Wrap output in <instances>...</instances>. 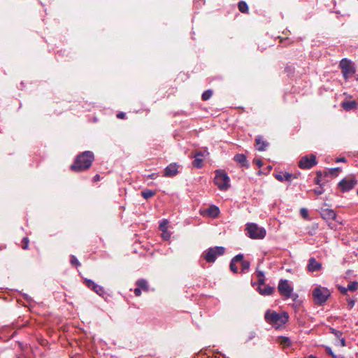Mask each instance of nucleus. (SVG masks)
<instances>
[{
	"label": "nucleus",
	"mask_w": 358,
	"mask_h": 358,
	"mask_svg": "<svg viewBox=\"0 0 358 358\" xmlns=\"http://www.w3.org/2000/svg\"><path fill=\"white\" fill-rule=\"evenodd\" d=\"M244 256L243 254H238L237 255H236L231 261L230 262V265H229V267H230V270L234 273H238V266L236 265V263H237L238 262H240V261H242L243 259Z\"/></svg>",
	"instance_id": "nucleus-16"
},
{
	"label": "nucleus",
	"mask_w": 358,
	"mask_h": 358,
	"mask_svg": "<svg viewBox=\"0 0 358 358\" xmlns=\"http://www.w3.org/2000/svg\"><path fill=\"white\" fill-rule=\"evenodd\" d=\"M357 180L355 178L346 179L343 178L338 183V187L343 192H348L353 189L357 185Z\"/></svg>",
	"instance_id": "nucleus-10"
},
{
	"label": "nucleus",
	"mask_w": 358,
	"mask_h": 358,
	"mask_svg": "<svg viewBox=\"0 0 358 358\" xmlns=\"http://www.w3.org/2000/svg\"><path fill=\"white\" fill-rule=\"evenodd\" d=\"M94 160V155L92 151H84L76 155L70 169L76 173L85 171L91 167Z\"/></svg>",
	"instance_id": "nucleus-1"
},
{
	"label": "nucleus",
	"mask_w": 358,
	"mask_h": 358,
	"mask_svg": "<svg viewBox=\"0 0 358 358\" xmlns=\"http://www.w3.org/2000/svg\"><path fill=\"white\" fill-rule=\"evenodd\" d=\"M29 240L28 237H24L22 240L21 248L23 250H27L29 248Z\"/></svg>",
	"instance_id": "nucleus-33"
},
{
	"label": "nucleus",
	"mask_w": 358,
	"mask_h": 358,
	"mask_svg": "<svg viewBox=\"0 0 358 358\" xmlns=\"http://www.w3.org/2000/svg\"><path fill=\"white\" fill-rule=\"evenodd\" d=\"M273 287L269 285H266L264 288L259 287V292L262 295H270L273 293Z\"/></svg>",
	"instance_id": "nucleus-22"
},
{
	"label": "nucleus",
	"mask_w": 358,
	"mask_h": 358,
	"mask_svg": "<svg viewBox=\"0 0 358 358\" xmlns=\"http://www.w3.org/2000/svg\"><path fill=\"white\" fill-rule=\"evenodd\" d=\"M323 176H324V173H321L320 171H317V176L315 178V184L319 185L320 186L323 185L321 183V180L322 179Z\"/></svg>",
	"instance_id": "nucleus-31"
},
{
	"label": "nucleus",
	"mask_w": 358,
	"mask_h": 358,
	"mask_svg": "<svg viewBox=\"0 0 358 358\" xmlns=\"http://www.w3.org/2000/svg\"><path fill=\"white\" fill-rule=\"evenodd\" d=\"M203 154L201 152H197L194 155L195 158L192 162V166L195 168L200 169L203 166Z\"/></svg>",
	"instance_id": "nucleus-17"
},
{
	"label": "nucleus",
	"mask_w": 358,
	"mask_h": 358,
	"mask_svg": "<svg viewBox=\"0 0 358 358\" xmlns=\"http://www.w3.org/2000/svg\"><path fill=\"white\" fill-rule=\"evenodd\" d=\"M167 224L168 221L166 220H163L161 221L159 228L162 232H166V230H167Z\"/></svg>",
	"instance_id": "nucleus-34"
},
{
	"label": "nucleus",
	"mask_w": 358,
	"mask_h": 358,
	"mask_svg": "<svg viewBox=\"0 0 358 358\" xmlns=\"http://www.w3.org/2000/svg\"><path fill=\"white\" fill-rule=\"evenodd\" d=\"M136 285L140 289H141V290H143L145 292L148 291V282L144 279L138 280L136 282Z\"/></svg>",
	"instance_id": "nucleus-23"
},
{
	"label": "nucleus",
	"mask_w": 358,
	"mask_h": 358,
	"mask_svg": "<svg viewBox=\"0 0 358 358\" xmlns=\"http://www.w3.org/2000/svg\"><path fill=\"white\" fill-rule=\"evenodd\" d=\"M313 191L315 194L321 195L324 193V189L322 185H321V186H320V187L315 189Z\"/></svg>",
	"instance_id": "nucleus-38"
},
{
	"label": "nucleus",
	"mask_w": 358,
	"mask_h": 358,
	"mask_svg": "<svg viewBox=\"0 0 358 358\" xmlns=\"http://www.w3.org/2000/svg\"><path fill=\"white\" fill-rule=\"evenodd\" d=\"M285 72L287 73L288 76H290L293 74L294 71V67L292 65H287L285 69Z\"/></svg>",
	"instance_id": "nucleus-36"
},
{
	"label": "nucleus",
	"mask_w": 358,
	"mask_h": 358,
	"mask_svg": "<svg viewBox=\"0 0 358 358\" xmlns=\"http://www.w3.org/2000/svg\"><path fill=\"white\" fill-rule=\"evenodd\" d=\"M347 301H348V308L349 309H352L355 304V301L352 299H348Z\"/></svg>",
	"instance_id": "nucleus-40"
},
{
	"label": "nucleus",
	"mask_w": 358,
	"mask_h": 358,
	"mask_svg": "<svg viewBox=\"0 0 358 358\" xmlns=\"http://www.w3.org/2000/svg\"><path fill=\"white\" fill-rule=\"evenodd\" d=\"M238 10L243 13H247L248 12V6L246 2L241 1L238 4Z\"/></svg>",
	"instance_id": "nucleus-27"
},
{
	"label": "nucleus",
	"mask_w": 358,
	"mask_h": 358,
	"mask_svg": "<svg viewBox=\"0 0 358 358\" xmlns=\"http://www.w3.org/2000/svg\"><path fill=\"white\" fill-rule=\"evenodd\" d=\"M317 163L315 155L311 154L309 156L302 157L299 162V166L302 169H309L316 165Z\"/></svg>",
	"instance_id": "nucleus-9"
},
{
	"label": "nucleus",
	"mask_w": 358,
	"mask_h": 358,
	"mask_svg": "<svg viewBox=\"0 0 358 358\" xmlns=\"http://www.w3.org/2000/svg\"><path fill=\"white\" fill-rule=\"evenodd\" d=\"M343 76L345 80L351 78L356 72L354 64L349 59H342L339 63Z\"/></svg>",
	"instance_id": "nucleus-6"
},
{
	"label": "nucleus",
	"mask_w": 358,
	"mask_h": 358,
	"mask_svg": "<svg viewBox=\"0 0 358 358\" xmlns=\"http://www.w3.org/2000/svg\"><path fill=\"white\" fill-rule=\"evenodd\" d=\"M257 165L260 168L262 166V162L261 159H257L255 161Z\"/></svg>",
	"instance_id": "nucleus-51"
},
{
	"label": "nucleus",
	"mask_w": 358,
	"mask_h": 358,
	"mask_svg": "<svg viewBox=\"0 0 358 358\" xmlns=\"http://www.w3.org/2000/svg\"><path fill=\"white\" fill-rule=\"evenodd\" d=\"M85 282L86 286L88 288L93 290L98 295H99L101 296H103V295L106 294L104 288L103 287L97 285L96 283H95L93 280H90V279H85Z\"/></svg>",
	"instance_id": "nucleus-11"
},
{
	"label": "nucleus",
	"mask_w": 358,
	"mask_h": 358,
	"mask_svg": "<svg viewBox=\"0 0 358 358\" xmlns=\"http://www.w3.org/2000/svg\"><path fill=\"white\" fill-rule=\"evenodd\" d=\"M99 180H100V176H99V174H96V175L93 177V178H92V181H93L94 182H96L99 181Z\"/></svg>",
	"instance_id": "nucleus-47"
},
{
	"label": "nucleus",
	"mask_w": 358,
	"mask_h": 358,
	"mask_svg": "<svg viewBox=\"0 0 358 358\" xmlns=\"http://www.w3.org/2000/svg\"><path fill=\"white\" fill-rule=\"evenodd\" d=\"M343 108L347 111L351 110L357 108V103L356 101H344L341 103Z\"/></svg>",
	"instance_id": "nucleus-20"
},
{
	"label": "nucleus",
	"mask_w": 358,
	"mask_h": 358,
	"mask_svg": "<svg viewBox=\"0 0 358 358\" xmlns=\"http://www.w3.org/2000/svg\"><path fill=\"white\" fill-rule=\"evenodd\" d=\"M266 322L273 327L279 328L285 324L289 319V315L286 312L278 313L274 310H268L264 315Z\"/></svg>",
	"instance_id": "nucleus-2"
},
{
	"label": "nucleus",
	"mask_w": 358,
	"mask_h": 358,
	"mask_svg": "<svg viewBox=\"0 0 358 358\" xmlns=\"http://www.w3.org/2000/svg\"><path fill=\"white\" fill-rule=\"evenodd\" d=\"M239 262L241 263V273H247L250 269V262L243 259L242 261H240Z\"/></svg>",
	"instance_id": "nucleus-24"
},
{
	"label": "nucleus",
	"mask_w": 358,
	"mask_h": 358,
	"mask_svg": "<svg viewBox=\"0 0 358 358\" xmlns=\"http://www.w3.org/2000/svg\"><path fill=\"white\" fill-rule=\"evenodd\" d=\"M278 341L284 348L289 347L291 345V341L288 337L281 336L279 337Z\"/></svg>",
	"instance_id": "nucleus-25"
},
{
	"label": "nucleus",
	"mask_w": 358,
	"mask_h": 358,
	"mask_svg": "<svg viewBox=\"0 0 358 358\" xmlns=\"http://www.w3.org/2000/svg\"><path fill=\"white\" fill-rule=\"evenodd\" d=\"M278 289L280 294L284 296L285 299H289L292 297V294L293 292V288L289 284L287 280L281 279L279 281Z\"/></svg>",
	"instance_id": "nucleus-8"
},
{
	"label": "nucleus",
	"mask_w": 358,
	"mask_h": 358,
	"mask_svg": "<svg viewBox=\"0 0 358 358\" xmlns=\"http://www.w3.org/2000/svg\"><path fill=\"white\" fill-rule=\"evenodd\" d=\"M155 194V192L150 189H146L145 191L141 192L142 196L145 199L152 197Z\"/></svg>",
	"instance_id": "nucleus-28"
},
{
	"label": "nucleus",
	"mask_w": 358,
	"mask_h": 358,
	"mask_svg": "<svg viewBox=\"0 0 358 358\" xmlns=\"http://www.w3.org/2000/svg\"><path fill=\"white\" fill-rule=\"evenodd\" d=\"M357 194H358V189H357Z\"/></svg>",
	"instance_id": "nucleus-55"
},
{
	"label": "nucleus",
	"mask_w": 358,
	"mask_h": 358,
	"mask_svg": "<svg viewBox=\"0 0 358 358\" xmlns=\"http://www.w3.org/2000/svg\"><path fill=\"white\" fill-rule=\"evenodd\" d=\"M245 230L248 237L252 239H262L266 236V230L263 227H259L256 223L246 224Z\"/></svg>",
	"instance_id": "nucleus-5"
},
{
	"label": "nucleus",
	"mask_w": 358,
	"mask_h": 358,
	"mask_svg": "<svg viewBox=\"0 0 358 358\" xmlns=\"http://www.w3.org/2000/svg\"><path fill=\"white\" fill-rule=\"evenodd\" d=\"M212 95H213V91L211 90H206L202 94V96H201L202 100L207 101L209 99H210Z\"/></svg>",
	"instance_id": "nucleus-29"
},
{
	"label": "nucleus",
	"mask_w": 358,
	"mask_h": 358,
	"mask_svg": "<svg viewBox=\"0 0 358 358\" xmlns=\"http://www.w3.org/2000/svg\"><path fill=\"white\" fill-rule=\"evenodd\" d=\"M331 333L337 338H340L342 336V332L334 329H331Z\"/></svg>",
	"instance_id": "nucleus-39"
},
{
	"label": "nucleus",
	"mask_w": 358,
	"mask_h": 358,
	"mask_svg": "<svg viewBox=\"0 0 358 358\" xmlns=\"http://www.w3.org/2000/svg\"><path fill=\"white\" fill-rule=\"evenodd\" d=\"M162 236L163 239L168 240L171 236V234L167 230H166V232H162Z\"/></svg>",
	"instance_id": "nucleus-42"
},
{
	"label": "nucleus",
	"mask_w": 358,
	"mask_h": 358,
	"mask_svg": "<svg viewBox=\"0 0 358 358\" xmlns=\"http://www.w3.org/2000/svg\"><path fill=\"white\" fill-rule=\"evenodd\" d=\"M257 276L258 279L265 278L264 273L262 271L257 270Z\"/></svg>",
	"instance_id": "nucleus-43"
},
{
	"label": "nucleus",
	"mask_w": 358,
	"mask_h": 358,
	"mask_svg": "<svg viewBox=\"0 0 358 358\" xmlns=\"http://www.w3.org/2000/svg\"><path fill=\"white\" fill-rule=\"evenodd\" d=\"M300 214L302 216V217L305 218V219H307L308 217V210L304 208H302L301 210H300Z\"/></svg>",
	"instance_id": "nucleus-37"
},
{
	"label": "nucleus",
	"mask_w": 358,
	"mask_h": 358,
	"mask_svg": "<svg viewBox=\"0 0 358 358\" xmlns=\"http://www.w3.org/2000/svg\"><path fill=\"white\" fill-rule=\"evenodd\" d=\"M275 178L278 181H280V182H282V181L291 182L292 180V173H289L288 172H280L278 173H276L275 175Z\"/></svg>",
	"instance_id": "nucleus-18"
},
{
	"label": "nucleus",
	"mask_w": 358,
	"mask_h": 358,
	"mask_svg": "<svg viewBox=\"0 0 358 358\" xmlns=\"http://www.w3.org/2000/svg\"><path fill=\"white\" fill-rule=\"evenodd\" d=\"M292 180L293 179H296V178H298L299 177L300 173L292 174Z\"/></svg>",
	"instance_id": "nucleus-53"
},
{
	"label": "nucleus",
	"mask_w": 358,
	"mask_h": 358,
	"mask_svg": "<svg viewBox=\"0 0 358 358\" xmlns=\"http://www.w3.org/2000/svg\"><path fill=\"white\" fill-rule=\"evenodd\" d=\"M347 289H348V290H350L352 292L356 291L358 289V282L353 281V282H350L348 285Z\"/></svg>",
	"instance_id": "nucleus-30"
},
{
	"label": "nucleus",
	"mask_w": 358,
	"mask_h": 358,
	"mask_svg": "<svg viewBox=\"0 0 358 358\" xmlns=\"http://www.w3.org/2000/svg\"><path fill=\"white\" fill-rule=\"evenodd\" d=\"M179 166L176 163H171L168 165L164 171V176L172 178L178 173Z\"/></svg>",
	"instance_id": "nucleus-12"
},
{
	"label": "nucleus",
	"mask_w": 358,
	"mask_h": 358,
	"mask_svg": "<svg viewBox=\"0 0 358 358\" xmlns=\"http://www.w3.org/2000/svg\"><path fill=\"white\" fill-rule=\"evenodd\" d=\"M234 161L241 164L242 166L248 167L249 164L247 160L246 156L243 154H237L234 157Z\"/></svg>",
	"instance_id": "nucleus-19"
},
{
	"label": "nucleus",
	"mask_w": 358,
	"mask_h": 358,
	"mask_svg": "<svg viewBox=\"0 0 358 358\" xmlns=\"http://www.w3.org/2000/svg\"><path fill=\"white\" fill-rule=\"evenodd\" d=\"M303 358H317V357L315 356L311 355H309L308 357H305Z\"/></svg>",
	"instance_id": "nucleus-54"
},
{
	"label": "nucleus",
	"mask_w": 358,
	"mask_h": 358,
	"mask_svg": "<svg viewBox=\"0 0 358 358\" xmlns=\"http://www.w3.org/2000/svg\"><path fill=\"white\" fill-rule=\"evenodd\" d=\"M268 145V143L263 139L262 136L255 138L256 149L259 151H264Z\"/></svg>",
	"instance_id": "nucleus-14"
},
{
	"label": "nucleus",
	"mask_w": 358,
	"mask_h": 358,
	"mask_svg": "<svg viewBox=\"0 0 358 358\" xmlns=\"http://www.w3.org/2000/svg\"><path fill=\"white\" fill-rule=\"evenodd\" d=\"M229 178L224 171L218 170L215 172L214 182L220 190H227L229 187Z\"/></svg>",
	"instance_id": "nucleus-7"
},
{
	"label": "nucleus",
	"mask_w": 358,
	"mask_h": 358,
	"mask_svg": "<svg viewBox=\"0 0 358 358\" xmlns=\"http://www.w3.org/2000/svg\"><path fill=\"white\" fill-rule=\"evenodd\" d=\"M336 162H346V159L345 157H339V158L336 159Z\"/></svg>",
	"instance_id": "nucleus-49"
},
{
	"label": "nucleus",
	"mask_w": 358,
	"mask_h": 358,
	"mask_svg": "<svg viewBox=\"0 0 358 358\" xmlns=\"http://www.w3.org/2000/svg\"><path fill=\"white\" fill-rule=\"evenodd\" d=\"M225 252V248L222 246L210 247L202 253V257L208 263H214L217 257L222 256Z\"/></svg>",
	"instance_id": "nucleus-4"
},
{
	"label": "nucleus",
	"mask_w": 358,
	"mask_h": 358,
	"mask_svg": "<svg viewBox=\"0 0 358 358\" xmlns=\"http://www.w3.org/2000/svg\"><path fill=\"white\" fill-rule=\"evenodd\" d=\"M265 278H260L258 279V282L259 285H264Z\"/></svg>",
	"instance_id": "nucleus-52"
},
{
	"label": "nucleus",
	"mask_w": 358,
	"mask_h": 358,
	"mask_svg": "<svg viewBox=\"0 0 358 358\" xmlns=\"http://www.w3.org/2000/svg\"><path fill=\"white\" fill-rule=\"evenodd\" d=\"M117 117L118 119H124L126 117V114L123 112H120L117 114Z\"/></svg>",
	"instance_id": "nucleus-46"
},
{
	"label": "nucleus",
	"mask_w": 358,
	"mask_h": 358,
	"mask_svg": "<svg viewBox=\"0 0 358 358\" xmlns=\"http://www.w3.org/2000/svg\"><path fill=\"white\" fill-rule=\"evenodd\" d=\"M340 171H341L340 168L330 169L328 172L325 171L324 173V177L327 176L329 174L331 175L334 177H336L338 175Z\"/></svg>",
	"instance_id": "nucleus-26"
},
{
	"label": "nucleus",
	"mask_w": 358,
	"mask_h": 358,
	"mask_svg": "<svg viewBox=\"0 0 358 358\" xmlns=\"http://www.w3.org/2000/svg\"><path fill=\"white\" fill-rule=\"evenodd\" d=\"M134 292L136 296H139L141 294L142 290L141 289L136 286V287L134 290Z\"/></svg>",
	"instance_id": "nucleus-44"
},
{
	"label": "nucleus",
	"mask_w": 358,
	"mask_h": 358,
	"mask_svg": "<svg viewBox=\"0 0 358 358\" xmlns=\"http://www.w3.org/2000/svg\"><path fill=\"white\" fill-rule=\"evenodd\" d=\"M256 337V333L254 331H251L249 333L248 338L246 339V342H248L251 341L252 339L255 338Z\"/></svg>",
	"instance_id": "nucleus-41"
},
{
	"label": "nucleus",
	"mask_w": 358,
	"mask_h": 358,
	"mask_svg": "<svg viewBox=\"0 0 358 358\" xmlns=\"http://www.w3.org/2000/svg\"><path fill=\"white\" fill-rule=\"evenodd\" d=\"M157 177H158V173H152L147 176V178H150V179H156Z\"/></svg>",
	"instance_id": "nucleus-45"
},
{
	"label": "nucleus",
	"mask_w": 358,
	"mask_h": 358,
	"mask_svg": "<svg viewBox=\"0 0 358 358\" xmlns=\"http://www.w3.org/2000/svg\"><path fill=\"white\" fill-rule=\"evenodd\" d=\"M339 341H340V342H341V346L344 347V346H345V345H346V344H345V338H343V337L341 336V337L339 338Z\"/></svg>",
	"instance_id": "nucleus-48"
},
{
	"label": "nucleus",
	"mask_w": 358,
	"mask_h": 358,
	"mask_svg": "<svg viewBox=\"0 0 358 358\" xmlns=\"http://www.w3.org/2000/svg\"><path fill=\"white\" fill-rule=\"evenodd\" d=\"M208 214L212 217H216L220 213L219 208L216 206H210L207 210Z\"/></svg>",
	"instance_id": "nucleus-21"
},
{
	"label": "nucleus",
	"mask_w": 358,
	"mask_h": 358,
	"mask_svg": "<svg viewBox=\"0 0 358 358\" xmlns=\"http://www.w3.org/2000/svg\"><path fill=\"white\" fill-rule=\"evenodd\" d=\"M322 268V264L318 262L314 257H311L308 260V264L307 265V270L309 272H315L317 271H320Z\"/></svg>",
	"instance_id": "nucleus-13"
},
{
	"label": "nucleus",
	"mask_w": 358,
	"mask_h": 358,
	"mask_svg": "<svg viewBox=\"0 0 358 358\" xmlns=\"http://www.w3.org/2000/svg\"><path fill=\"white\" fill-rule=\"evenodd\" d=\"M340 291L342 294H347V292H348V289L345 288V287H341L340 288Z\"/></svg>",
	"instance_id": "nucleus-50"
},
{
	"label": "nucleus",
	"mask_w": 358,
	"mask_h": 358,
	"mask_svg": "<svg viewBox=\"0 0 358 358\" xmlns=\"http://www.w3.org/2000/svg\"><path fill=\"white\" fill-rule=\"evenodd\" d=\"M321 216L324 220H335L336 214L334 210L329 208L323 209L321 211Z\"/></svg>",
	"instance_id": "nucleus-15"
},
{
	"label": "nucleus",
	"mask_w": 358,
	"mask_h": 358,
	"mask_svg": "<svg viewBox=\"0 0 358 358\" xmlns=\"http://www.w3.org/2000/svg\"><path fill=\"white\" fill-rule=\"evenodd\" d=\"M70 262L72 266H76V267H78L81 265L80 262L76 258V257L73 255H71Z\"/></svg>",
	"instance_id": "nucleus-32"
},
{
	"label": "nucleus",
	"mask_w": 358,
	"mask_h": 358,
	"mask_svg": "<svg viewBox=\"0 0 358 358\" xmlns=\"http://www.w3.org/2000/svg\"><path fill=\"white\" fill-rule=\"evenodd\" d=\"M326 352L328 355L332 357V358H345L344 357H338L334 353L331 348L329 347H326Z\"/></svg>",
	"instance_id": "nucleus-35"
},
{
	"label": "nucleus",
	"mask_w": 358,
	"mask_h": 358,
	"mask_svg": "<svg viewBox=\"0 0 358 358\" xmlns=\"http://www.w3.org/2000/svg\"><path fill=\"white\" fill-rule=\"evenodd\" d=\"M330 295L329 290L327 287L320 285L315 287L313 290V301L318 306L324 305Z\"/></svg>",
	"instance_id": "nucleus-3"
}]
</instances>
